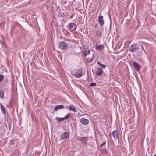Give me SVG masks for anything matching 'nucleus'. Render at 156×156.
<instances>
[{
	"label": "nucleus",
	"mask_w": 156,
	"mask_h": 156,
	"mask_svg": "<svg viewBox=\"0 0 156 156\" xmlns=\"http://www.w3.org/2000/svg\"><path fill=\"white\" fill-rule=\"evenodd\" d=\"M69 30L71 32L74 31L76 30L77 26L73 23H70L68 25Z\"/></svg>",
	"instance_id": "1"
},
{
	"label": "nucleus",
	"mask_w": 156,
	"mask_h": 156,
	"mask_svg": "<svg viewBox=\"0 0 156 156\" xmlns=\"http://www.w3.org/2000/svg\"><path fill=\"white\" fill-rule=\"evenodd\" d=\"M59 47L62 49L63 50H66L67 47V45L63 41L60 42L58 45Z\"/></svg>",
	"instance_id": "2"
},
{
	"label": "nucleus",
	"mask_w": 156,
	"mask_h": 156,
	"mask_svg": "<svg viewBox=\"0 0 156 156\" xmlns=\"http://www.w3.org/2000/svg\"><path fill=\"white\" fill-rule=\"evenodd\" d=\"M76 139L84 143H86L88 140V138L87 137L77 136L76 137Z\"/></svg>",
	"instance_id": "3"
},
{
	"label": "nucleus",
	"mask_w": 156,
	"mask_h": 156,
	"mask_svg": "<svg viewBox=\"0 0 156 156\" xmlns=\"http://www.w3.org/2000/svg\"><path fill=\"white\" fill-rule=\"evenodd\" d=\"M70 113H68L66 115L65 117L63 118H59L56 117L55 119L58 121H61L64 120L66 119H68L70 116Z\"/></svg>",
	"instance_id": "4"
},
{
	"label": "nucleus",
	"mask_w": 156,
	"mask_h": 156,
	"mask_svg": "<svg viewBox=\"0 0 156 156\" xmlns=\"http://www.w3.org/2000/svg\"><path fill=\"white\" fill-rule=\"evenodd\" d=\"M138 49L137 45L136 44L132 45L130 46L129 48V50L132 52H134Z\"/></svg>",
	"instance_id": "5"
},
{
	"label": "nucleus",
	"mask_w": 156,
	"mask_h": 156,
	"mask_svg": "<svg viewBox=\"0 0 156 156\" xmlns=\"http://www.w3.org/2000/svg\"><path fill=\"white\" fill-rule=\"evenodd\" d=\"M95 70V73L96 75L100 76L103 74V71L101 68H97Z\"/></svg>",
	"instance_id": "6"
},
{
	"label": "nucleus",
	"mask_w": 156,
	"mask_h": 156,
	"mask_svg": "<svg viewBox=\"0 0 156 156\" xmlns=\"http://www.w3.org/2000/svg\"><path fill=\"white\" fill-rule=\"evenodd\" d=\"M69 137V133L68 132H65L62 135L61 138L63 140H65L68 138Z\"/></svg>",
	"instance_id": "7"
},
{
	"label": "nucleus",
	"mask_w": 156,
	"mask_h": 156,
	"mask_svg": "<svg viewBox=\"0 0 156 156\" xmlns=\"http://www.w3.org/2000/svg\"><path fill=\"white\" fill-rule=\"evenodd\" d=\"M98 21L101 26H102L104 24V21L103 20V16H99Z\"/></svg>",
	"instance_id": "8"
},
{
	"label": "nucleus",
	"mask_w": 156,
	"mask_h": 156,
	"mask_svg": "<svg viewBox=\"0 0 156 156\" xmlns=\"http://www.w3.org/2000/svg\"><path fill=\"white\" fill-rule=\"evenodd\" d=\"M133 66H134L135 69L137 71H139L140 70V65L136 62H134L133 63Z\"/></svg>",
	"instance_id": "9"
},
{
	"label": "nucleus",
	"mask_w": 156,
	"mask_h": 156,
	"mask_svg": "<svg viewBox=\"0 0 156 156\" xmlns=\"http://www.w3.org/2000/svg\"><path fill=\"white\" fill-rule=\"evenodd\" d=\"M82 76V71L80 70L74 74V76L76 77H80Z\"/></svg>",
	"instance_id": "10"
},
{
	"label": "nucleus",
	"mask_w": 156,
	"mask_h": 156,
	"mask_svg": "<svg viewBox=\"0 0 156 156\" xmlns=\"http://www.w3.org/2000/svg\"><path fill=\"white\" fill-rule=\"evenodd\" d=\"M80 122L81 123L84 125H87L89 122L88 120L86 119L82 118L80 119Z\"/></svg>",
	"instance_id": "11"
},
{
	"label": "nucleus",
	"mask_w": 156,
	"mask_h": 156,
	"mask_svg": "<svg viewBox=\"0 0 156 156\" xmlns=\"http://www.w3.org/2000/svg\"><path fill=\"white\" fill-rule=\"evenodd\" d=\"M112 135L114 139L117 140L118 139L117 131H114L112 132Z\"/></svg>",
	"instance_id": "12"
},
{
	"label": "nucleus",
	"mask_w": 156,
	"mask_h": 156,
	"mask_svg": "<svg viewBox=\"0 0 156 156\" xmlns=\"http://www.w3.org/2000/svg\"><path fill=\"white\" fill-rule=\"evenodd\" d=\"M65 108V107L62 105H58L55 107L54 110L57 111L59 109H63Z\"/></svg>",
	"instance_id": "13"
},
{
	"label": "nucleus",
	"mask_w": 156,
	"mask_h": 156,
	"mask_svg": "<svg viewBox=\"0 0 156 156\" xmlns=\"http://www.w3.org/2000/svg\"><path fill=\"white\" fill-rule=\"evenodd\" d=\"M94 54L93 53L91 56L87 58V62L89 63L91 62L94 60Z\"/></svg>",
	"instance_id": "14"
},
{
	"label": "nucleus",
	"mask_w": 156,
	"mask_h": 156,
	"mask_svg": "<svg viewBox=\"0 0 156 156\" xmlns=\"http://www.w3.org/2000/svg\"><path fill=\"white\" fill-rule=\"evenodd\" d=\"M96 34L97 36L99 37H101L102 36V32L100 30L97 31L96 32Z\"/></svg>",
	"instance_id": "15"
},
{
	"label": "nucleus",
	"mask_w": 156,
	"mask_h": 156,
	"mask_svg": "<svg viewBox=\"0 0 156 156\" xmlns=\"http://www.w3.org/2000/svg\"><path fill=\"white\" fill-rule=\"evenodd\" d=\"M69 108L70 110H72L74 112H76V110L74 106H70L69 107Z\"/></svg>",
	"instance_id": "16"
},
{
	"label": "nucleus",
	"mask_w": 156,
	"mask_h": 156,
	"mask_svg": "<svg viewBox=\"0 0 156 156\" xmlns=\"http://www.w3.org/2000/svg\"><path fill=\"white\" fill-rule=\"evenodd\" d=\"M1 109L4 114H5V107L2 105V104H0Z\"/></svg>",
	"instance_id": "17"
},
{
	"label": "nucleus",
	"mask_w": 156,
	"mask_h": 156,
	"mask_svg": "<svg viewBox=\"0 0 156 156\" xmlns=\"http://www.w3.org/2000/svg\"><path fill=\"white\" fill-rule=\"evenodd\" d=\"M90 51L88 50H85L83 52L84 56H86L90 53Z\"/></svg>",
	"instance_id": "18"
},
{
	"label": "nucleus",
	"mask_w": 156,
	"mask_h": 156,
	"mask_svg": "<svg viewBox=\"0 0 156 156\" xmlns=\"http://www.w3.org/2000/svg\"><path fill=\"white\" fill-rule=\"evenodd\" d=\"M0 97L1 99L4 98V92L2 90H0Z\"/></svg>",
	"instance_id": "19"
},
{
	"label": "nucleus",
	"mask_w": 156,
	"mask_h": 156,
	"mask_svg": "<svg viewBox=\"0 0 156 156\" xmlns=\"http://www.w3.org/2000/svg\"><path fill=\"white\" fill-rule=\"evenodd\" d=\"M97 63L100 66H101L103 68H105L106 67V65L101 64V63L100 62H97Z\"/></svg>",
	"instance_id": "20"
},
{
	"label": "nucleus",
	"mask_w": 156,
	"mask_h": 156,
	"mask_svg": "<svg viewBox=\"0 0 156 156\" xmlns=\"http://www.w3.org/2000/svg\"><path fill=\"white\" fill-rule=\"evenodd\" d=\"M103 47V45H98L97 47V48L98 50H101Z\"/></svg>",
	"instance_id": "21"
},
{
	"label": "nucleus",
	"mask_w": 156,
	"mask_h": 156,
	"mask_svg": "<svg viewBox=\"0 0 156 156\" xmlns=\"http://www.w3.org/2000/svg\"><path fill=\"white\" fill-rule=\"evenodd\" d=\"M4 76L2 74H0V82L4 78Z\"/></svg>",
	"instance_id": "22"
},
{
	"label": "nucleus",
	"mask_w": 156,
	"mask_h": 156,
	"mask_svg": "<svg viewBox=\"0 0 156 156\" xmlns=\"http://www.w3.org/2000/svg\"><path fill=\"white\" fill-rule=\"evenodd\" d=\"M96 85V84L95 83H91L90 84V86L91 87H93L95 86Z\"/></svg>",
	"instance_id": "23"
},
{
	"label": "nucleus",
	"mask_w": 156,
	"mask_h": 156,
	"mask_svg": "<svg viewBox=\"0 0 156 156\" xmlns=\"http://www.w3.org/2000/svg\"><path fill=\"white\" fill-rule=\"evenodd\" d=\"M14 140H12L10 141L9 144H14Z\"/></svg>",
	"instance_id": "24"
},
{
	"label": "nucleus",
	"mask_w": 156,
	"mask_h": 156,
	"mask_svg": "<svg viewBox=\"0 0 156 156\" xmlns=\"http://www.w3.org/2000/svg\"><path fill=\"white\" fill-rule=\"evenodd\" d=\"M102 152L103 154H106L107 153V151L106 149H104L102 150Z\"/></svg>",
	"instance_id": "25"
},
{
	"label": "nucleus",
	"mask_w": 156,
	"mask_h": 156,
	"mask_svg": "<svg viewBox=\"0 0 156 156\" xmlns=\"http://www.w3.org/2000/svg\"><path fill=\"white\" fill-rule=\"evenodd\" d=\"M106 143V142L105 141L104 142H103V143H102L101 144V146H103Z\"/></svg>",
	"instance_id": "26"
},
{
	"label": "nucleus",
	"mask_w": 156,
	"mask_h": 156,
	"mask_svg": "<svg viewBox=\"0 0 156 156\" xmlns=\"http://www.w3.org/2000/svg\"><path fill=\"white\" fill-rule=\"evenodd\" d=\"M154 156H156V154H155V155H154Z\"/></svg>",
	"instance_id": "27"
}]
</instances>
